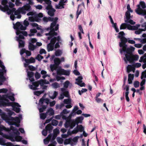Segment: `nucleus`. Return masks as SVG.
Instances as JSON below:
<instances>
[{
	"instance_id": "603ef678",
	"label": "nucleus",
	"mask_w": 146,
	"mask_h": 146,
	"mask_svg": "<svg viewBox=\"0 0 146 146\" xmlns=\"http://www.w3.org/2000/svg\"><path fill=\"white\" fill-rule=\"evenodd\" d=\"M20 13L23 14H25L26 13V11L22 7L19 9Z\"/></svg>"
},
{
	"instance_id": "864d4df0",
	"label": "nucleus",
	"mask_w": 146,
	"mask_h": 146,
	"mask_svg": "<svg viewBox=\"0 0 146 146\" xmlns=\"http://www.w3.org/2000/svg\"><path fill=\"white\" fill-rule=\"evenodd\" d=\"M27 75L29 78L33 77L34 75V73L32 72L29 71L27 72Z\"/></svg>"
},
{
	"instance_id": "4468645a",
	"label": "nucleus",
	"mask_w": 146,
	"mask_h": 146,
	"mask_svg": "<svg viewBox=\"0 0 146 146\" xmlns=\"http://www.w3.org/2000/svg\"><path fill=\"white\" fill-rule=\"evenodd\" d=\"M60 90L65 97H68L69 96V92L68 91L66 90L65 88H61L60 89Z\"/></svg>"
},
{
	"instance_id": "1a4fd4ad",
	"label": "nucleus",
	"mask_w": 146,
	"mask_h": 146,
	"mask_svg": "<svg viewBox=\"0 0 146 146\" xmlns=\"http://www.w3.org/2000/svg\"><path fill=\"white\" fill-rule=\"evenodd\" d=\"M59 25L57 24L56 25L55 27L54 28V27H51V30L52 36L53 37L54 36H56L57 35V33L56 32H55V31H57L58 29Z\"/></svg>"
},
{
	"instance_id": "774afa93",
	"label": "nucleus",
	"mask_w": 146,
	"mask_h": 146,
	"mask_svg": "<svg viewBox=\"0 0 146 146\" xmlns=\"http://www.w3.org/2000/svg\"><path fill=\"white\" fill-rule=\"evenodd\" d=\"M40 118L42 119H44L46 117V116L44 114V113H42L40 114Z\"/></svg>"
},
{
	"instance_id": "a211bd4d",
	"label": "nucleus",
	"mask_w": 146,
	"mask_h": 146,
	"mask_svg": "<svg viewBox=\"0 0 146 146\" xmlns=\"http://www.w3.org/2000/svg\"><path fill=\"white\" fill-rule=\"evenodd\" d=\"M58 19V18L57 17H56L54 18H53V21H52L53 22L51 23V27H56L57 25L56 23Z\"/></svg>"
},
{
	"instance_id": "bf43d9fd",
	"label": "nucleus",
	"mask_w": 146,
	"mask_h": 146,
	"mask_svg": "<svg viewBox=\"0 0 146 146\" xmlns=\"http://www.w3.org/2000/svg\"><path fill=\"white\" fill-rule=\"evenodd\" d=\"M22 139V137L20 136H19L17 137H16L15 138L16 141L17 142L20 141Z\"/></svg>"
},
{
	"instance_id": "052dcab7",
	"label": "nucleus",
	"mask_w": 146,
	"mask_h": 146,
	"mask_svg": "<svg viewBox=\"0 0 146 146\" xmlns=\"http://www.w3.org/2000/svg\"><path fill=\"white\" fill-rule=\"evenodd\" d=\"M19 35V36L17 37V41L18 40H21V39H24L25 38L24 37L23 35L21 34Z\"/></svg>"
},
{
	"instance_id": "2f4dec72",
	"label": "nucleus",
	"mask_w": 146,
	"mask_h": 146,
	"mask_svg": "<svg viewBox=\"0 0 146 146\" xmlns=\"http://www.w3.org/2000/svg\"><path fill=\"white\" fill-rule=\"evenodd\" d=\"M125 22L127 23H129L132 25H134L135 24V22L133 21L130 19L128 20H125Z\"/></svg>"
},
{
	"instance_id": "c756f323",
	"label": "nucleus",
	"mask_w": 146,
	"mask_h": 146,
	"mask_svg": "<svg viewBox=\"0 0 146 146\" xmlns=\"http://www.w3.org/2000/svg\"><path fill=\"white\" fill-rule=\"evenodd\" d=\"M76 128H77L78 131L82 132L84 130V128L82 125H77Z\"/></svg>"
},
{
	"instance_id": "393cba45",
	"label": "nucleus",
	"mask_w": 146,
	"mask_h": 146,
	"mask_svg": "<svg viewBox=\"0 0 146 146\" xmlns=\"http://www.w3.org/2000/svg\"><path fill=\"white\" fill-rule=\"evenodd\" d=\"M58 66L55 64H51L50 66V70L52 72L54 71V70H56Z\"/></svg>"
},
{
	"instance_id": "e433bc0d",
	"label": "nucleus",
	"mask_w": 146,
	"mask_h": 146,
	"mask_svg": "<svg viewBox=\"0 0 146 146\" xmlns=\"http://www.w3.org/2000/svg\"><path fill=\"white\" fill-rule=\"evenodd\" d=\"M127 23H122L120 25V29H124L127 28Z\"/></svg>"
},
{
	"instance_id": "a878e982",
	"label": "nucleus",
	"mask_w": 146,
	"mask_h": 146,
	"mask_svg": "<svg viewBox=\"0 0 146 146\" xmlns=\"http://www.w3.org/2000/svg\"><path fill=\"white\" fill-rule=\"evenodd\" d=\"M17 41L19 42V47L22 48L25 46V42L23 40H18Z\"/></svg>"
},
{
	"instance_id": "7ed1b4c3",
	"label": "nucleus",
	"mask_w": 146,
	"mask_h": 146,
	"mask_svg": "<svg viewBox=\"0 0 146 146\" xmlns=\"http://www.w3.org/2000/svg\"><path fill=\"white\" fill-rule=\"evenodd\" d=\"M11 130H12L13 131H17L16 128L13 126H11L10 128H6L3 125L0 126V135H2L3 133L2 132L3 131H10Z\"/></svg>"
},
{
	"instance_id": "6e6552de",
	"label": "nucleus",
	"mask_w": 146,
	"mask_h": 146,
	"mask_svg": "<svg viewBox=\"0 0 146 146\" xmlns=\"http://www.w3.org/2000/svg\"><path fill=\"white\" fill-rule=\"evenodd\" d=\"M135 48L132 46H130V48H128L125 50L126 54L131 56L132 55L133 52L134 51Z\"/></svg>"
},
{
	"instance_id": "6e6d98bb",
	"label": "nucleus",
	"mask_w": 146,
	"mask_h": 146,
	"mask_svg": "<svg viewBox=\"0 0 146 146\" xmlns=\"http://www.w3.org/2000/svg\"><path fill=\"white\" fill-rule=\"evenodd\" d=\"M44 58L43 56L38 54L37 55L36 58L39 61H40L41 59Z\"/></svg>"
},
{
	"instance_id": "c9c22d12",
	"label": "nucleus",
	"mask_w": 146,
	"mask_h": 146,
	"mask_svg": "<svg viewBox=\"0 0 146 146\" xmlns=\"http://www.w3.org/2000/svg\"><path fill=\"white\" fill-rule=\"evenodd\" d=\"M42 107L39 109V111L40 113L42 112L46 109L47 107V106L44 105H41Z\"/></svg>"
},
{
	"instance_id": "680f3d73",
	"label": "nucleus",
	"mask_w": 146,
	"mask_h": 146,
	"mask_svg": "<svg viewBox=\"0 0 146 146\" xmlns=\"http://www.w3.org/2000/svg\"><path fill=\"white\" fill-rule=\"evenodd\" d=\"M64 103L66 104H69L71 103V101L68 99H64Z\"/></svg>"
},
{
	"instance_id": "2eb2a0df",
	"label": "nucleus",
	"mask_w": 146,
	"mask_h": 146,
	"mask_svg": "<svg viewBox=\"0 0 146 146\" xmlns=\"http://www.w3.org/2000/svg\"><path fill=\"white\" fill-rule=\"evenodd\" d=\"M32 84L34 86H35V87H33V85H31L30 86V87L31 89H32L33 90H37V88L36 87H38L39 84L38 81L33 82Z\"/></svg>"
},
{
	"instance_id": "de8ad7c7",
	"label": "nucleus",
	"mask_w": 146,
	"mask_h": 146,
	"mask_svg": "<svg viewBox=\"0 0 146 146\" xmlns=\"http://www.w3.org/2000/svg\"><path fill=\"white\" fill-rule=\"evenodd\" d=\"M126 44V43H123L119 45L120 47H122L123 48L124 50H125L127 48H128V47H127V45Z\"/></svg>"
},
{
	"instance_id": "8fccbe9b",
	"label": "nucleus",
	"mask_w": 146,
	"mask_h": 146,
	"mask_svg": "<svg viewBox=\"0 0 146 146\" xmlns=\"http://www.w3.org/2000/svg\"><path fill=\"white\" fill-rule=\"evenodd\" d=\"M56 37H54L53 38H52L50 40V43H51L54 45L55 43L56 42Z\"/></svg>"
},
{
	"instance_id": "f03ea898",
	"label": "nucleus",
	"mask_w": 146,
	"mask_h": 146,
	"mask_svg": "<svg viewBox=\"0 0 146 146\" xmlns=\"http://www.w3.org/2000/svg\"><path fill=\"white\" fill-rule=\"evenodd\" d=\"M125 57L123 58V60L126 63L127 61H129L130 63L133 62L134 60H137L139 58V56L137 55H132L131 56L128 54H125Z\"/></svg>"
},
{
	"instance_id": "0e129e2a",
	"label": "nucleus",
	"mask_w": 146,
	"mask_h": 146,
	"mask_svg": "<svg viewBox=\"0 0 146 146\" xmlns=\"http://www.w3.org/2000/svg\"><path fill=\"white\" fill-rule=\"evenodd\" d=\"M28 67L29 70L31 71H34L35 70H36L35 67L32 65L29 66Z\"/></svg>"
},
{
	"instance_id": "4c0bfd02",
	"label": "nucleus",
	"mask_w": 146,
	"mask_h": 146,
	"mask_svg": "<svg viewBox=\"0 0 146 146\" xmlns=\"http://www.w3.org/2000/svg\"><path fill=\"white\" fill-rule=\"evenodd\" d=\"M52 86L54 88H57L60 87V84L56 82L52 83Z\"/></svg>"
},
{
	"instance_id": "49530a36",
	"label": "nucleus",
	"mask_w": 146,
	"mask_h": 146,
	"mask_svg": "<svg viewBox=\"0 0 146 146\" xmlns=\"http://www.w3.org/2000/svg\"><path fill=\"white\" fill-rule=\"evenodd\" d=\"M56 140L60 144H62L63 143V139L59 137H57Z\"/></svg>"
},
{
	"instance_id": "f8f14e48",
	"label": "nucleus",
	"mask_w": 146,
	"mask_h": 146,
	"mask_svg": "<svg viewBox=\"0 0 146 146\" xmlns=\"http://www.w3.org/2000/svg\"><path fill=\"white\" fill-rule=\"evenodd\" d=\"M139 10H135V12L138 15H146V10L142 9H140Z\"/></svg>"
},
{
	"instance_id": "ddd939ff",
	"label": "nucleus",
	"mask_w": 146,
	"mask_h": 146,
	"mask_svg": "<svg viewBox=\"0 0 146 146\" xmlns=\"http://www.w3.org/2000/svg\"><path fill=\"white\" fill-rule=\"evenodd\" d=\"M84 119V117L82 116L77 117L74 120L76 125H77L79 123H82V121Z\"/></svg>"
},
{
	"instance_id": "7c9ffc66",
	"label": "nucleus",
	"mask_w": 146,
	"mask_h": 146,
	"mask_svg": "<svg viewBox=\"0 0 146 146\" xmlns=\"http://www.w3.org/2000/svg\"><path fill=\"white\" fill-rule=\"evenodd\" d=\"M48 115L50 116L53 115L54 114V112L53 109L51 108H49L48 110Z\"/></svg>"
},
{
	"instance_id": "13d9d810",
	"label": "nucleus",
	"mask_w": 146,
	"mask_h": 146,
	"mask_svg": "<svg viewBox=\"0 0 146 146\" xmlns=\"http://www.w3.org/2000/svg\"><path fill=\"white\" fill-rule=\"evenodd\" d=\"M42 93V91H38L35 92L34 94L38 96Z\"/></svg>"
},
{
	"instance_id": "58836bf2",
	"label": "nucleus",
	"mask_w": 146,
	"mask_h": 146,
	"mask_svg": "<svg viewBox=\"0 0 146 146\" xmlns=\"http://www.w3.org/2000/svg\"><path fill=\"white\" fill-rule=\"evenodd\" d=\"M135 40H140V42L142 43H146V38H143L142 39H141L139 38H134Z\"/></svg>"
},
{
	"instance_id": "423d86ee",
	"label": "nucleus",
	"mask_w": 146,
	"mask_h": 146,
	"mask_svg": "<svg viewBox=\"0 0 146 146\" xmlns=\"http://www.w3.org/2000/svg\"><path fill=\"white\" fill-rule=\"evenodd\" d=\"M21 25V23L19 22H17L15 25H14V28L16 31V34L17 35L20 34V27Z\"/></svg>"
},
{
	"instance_id": "72a5a7b5",
	"label": "nucleus",
	"mask_w": 146,
	"mask_h": 146,
	"mask_svg": "<svg viewBox=\"0 0 146 146\" xmlns=\"http://www.w3.org/2000/svg\"><path fill=\"white\" fill-rule=\"evenodd\" d=\"M26 11H30L31 7L29 4H27L23 7Z\"/></svg>"
},
{
	"instance_id": "f257e3e1",
	"label": "nucleus",
	"mask_w": 146,
	"mask_h": 146,
	"mask_svg": "<svg viewBox=\"0 0 146 146\" xmlns=\"http://www.w3.org/2000/svg\"><path fill=\"white\" fill-rule=\"evenodd\" d=\"M1 116L3 119L7 122H9L10 121H14L18 123H20V119L19 117H15L10 116L8 117L7 115L4 113L2 114Z\"/></svg>"
},
{
	"instance_id": "4d7b16f0",
	"label": "nucleus",
	"mask_w": 146,
	"mask_h": 146,
	"mask_svg": "<svg viewBox=\"0 0 146 146\" xmlns=\"http://www.w3.org/2000/svg\"><path fill=\"white\" fill-rule=\"evenodd\" d=\"M62 116V118H64V117H65V116L64 115H63L60 114V115H56L55 117V119H60Z\"/></svg>"
},
{
	"instance_id": "c03bdc74",
	"label": "nucleus",
	"mask_w": 146,
	"mask_h": 146,
	"mask_svg": "<svg viewBox=\"0 0 146 146\" xmlns=\"http://www.w3.org/2000/svg\"><path fill=\"white\" fill-rule=\"evenodd\" d=\"M58 94V93L57 92L55 91L54 92L53 96H50V98L52 99H54L57 96Z\"/></svg>"
},
{
	"instance_id": "37998d69",
	"label": "nucleus",
	"mask_w": 146,
	"mask_h": 146,
	"mask_svg": "<svg viewBox=\"0 0 146 146\" xmlns=\"http://www.w3.org/2000/svg\"><path fill=\"white\" fill-rule=\"evenodd\" d=\"M12 107L13 110L16 113H19L20 112V108L14 107Z\"/></svg>"
},
{
	"instance_id": "20e7f679",
	"label": "nucleus",
	"mask_w": 146,
	"mask_h": 146,
	"mask_svg": "<svg viewBox=\"0 0 146 146\" xmlns=\"http://www.w3.org/2000/svg\"><path fill=\"white\" fill-rule=\"evenodd\" d=\"M57 74L58 75H64L68 76L70 75V71L61 68L57 70Z\"/></svg>"
},
{
	"instance_id": "6ab92c4d",
	"label": "nucleus",
	"mask_w": 146,
	"mask_h": 146,
	"mask_svg": "<svg viewBox=\"0 0 146 146\" xmlns=\"http://www.w3.org/2000/svg\"><path fill=\"white\" fill-rule=\"evenodd\" d=\"M54 45L49 43L47 45V48L48 51H52L53 50Z\"/></svg>"
},
{
	"instance_id": "f704fd0d",
	"label": "nucleus",
	"mask_w": 146,
	"mask_h": 146,
	"mask_svg": "<svg viewBox=\"0 0 146 146\" xmlns=\"http://www.w3.org/2000/svg\"><path fill=\"white\" fill-rule=\"evenodd\" d=\"M71 121V119L69 120L66 121V122L64 126L66 128H68L69 127H70V122Z\"/></svg>"
},
{
	"instance_id": "4be33fe9",
	"label": "nucleus",
	"mask_w": 146,
	"mask_h": 146,
	"mask_svg": "<svg viewBox=\"0 0 146 146\" xmlns=\"http://www.w3.org/2000/svg\"><path fill=\"white\" fill-rule=\"evenodd\" d=\"M56 10L54 9H52L50 10H49L48 12V14L51 17L53 16L54 15V12Z\"/></svg>"
},
{
	"instance_id": "5701e85b",
	"label": "nucleus",
	"mask_w": 146,
	"mask_h": 146,
	"mask_svg": "<svg viewBox=\"0 0 146 146\" xmlns=\"http://www.w3.org/2000/svg\"><path fill=\"white\" fill-rule=\"evenodd\" d=\"M54 64L58 66L61 62L60 59L58 58H55L54 59Z\"/></svg>"
},
{
	"instance_id": "69168bd1",
	"label": "nucleus",
	"mask_w": 146,
	"mask_h": 146,
	"mask_svg": "<svg viewBox=\"0 0 146 146\" xmlns=\"http://www.w3.org/2000/svg\"><path fill=\"white\" fill-rule=\"evenodd\" d=\"M8 115H7L8 117L10 116L12 117L11 116L13 115H15V113L13 111H10L8 113Z\"/></svg>"
},
{
	"instance_id": "412c9836",
	"label": "nucleus",
	"mask_w": 146,
	"mask_h": 146,
	"mask_svg": "<svg viewBox=\"0 0 146 146\" xmlns=\"http://www.w3.org/2000/svg\"><path fill=\"white\" fill-rule=\"evenodd\" d=\"M30 31L31 33L29 35V36H31L34 35V34L37 32V30L35 29H31L30 30Z\"/></svg>"
},
{
	"instance_id": "bb28decb",
	"label": "nucleus",
	"mask_w": 146,
	"mask_h": 146,
	"mask_svg": "<svg viewBox=\"0 0 146 146\" xmlns=\"http://www.w3.org/2000/svg\"><path fill=\"white\" fill-rule=\"evenodd\" d=\"M129 66L130 67V70H129V67H127V72L128 73H129L130 72L132 71L133 72H135V67H133L131 65H129Z\"/></svg>"
},
{
	"instance_id": "09e8293b",
	"label": "nucleus",
	"mask_w": 146,
	"mask_h": 146,
	"mask_svg": "<svg viewBox=\"0 0 146 146\" xmlns=\"http://www.w3.org/2000/svg\"><path fill=\"white\" fill-rule=\"evenodd\" d=\"M58 124V121L56 120L53 119L52 120V124L54 126H56Z\"/></svg>"
},
{
	"instance_id": "a18cd8bd",
	"label": "nucleus",
	"mask_w": 146,
	"mask_h": 146,
	"mask_svg": "<svg viewBox=\"0 0 146 146\" xmlns=\"http://www.w3.org/2000/svg\"><path fill=\"white\" fill-rule=\"evenodd\" d=\"M69 84L70 82L68 81H66L64 84V88H68Z\"/></svg>"
},
{
	"instance_id": "f3484780",
	"label": "nucleus",
	"mask_w": 146,
	"mask_h": 146,
	"mask_svg": "<svg viewBox=\"0 0 146 146\" xmlns=\"http://www.w3.org/2000/svg\"><path fill=\"white\" fill-rule=\"evenodd\" d=\"M25 61L26 63L28 64L34 63L35 62V59L33 57H31L29 59H25Z\"/></svg>"
},
{
	"instance_id": "9b49d317",
	"label": "nucleus",
	"mask_w": 146,
	"mask_h": 146,
	"mask_svg": "<svg viewBox=\"0 0 146 146\" xmlns=\"http://www.w3.org/2000/svg\"><path fill=\"white\" fill-rule=\"evenodd\" d=\"M13 102H6L3 101H0V106H12V107Z\"/></svg>"
},
{
	"instance_id": "79ce46f5",
	"label": "nucleus",
	"mask_w": 146,
	"mask_h": 146,
	"mask_svg": "<svg viewBox=\"0 0 146 146\" xmlns=\"http://www.w3.org/2000/svg\"><path fill=\"white\" fill-rule=\"evenodd\" d=\"M144 78H146V69L142 72L141 77V79H143Z\"/></svg>"
},
{
	"instance_id": "473e14b6",
	"label": "nucleus",
	"mask_w": 146,
	"mask_h": 146,
	"mask_svg": "<svg viewBox=\"0 0 146 146\" xmlns=\"http://www.w3.org/2000/svg\"><path fill=\"white\" fill-rule=\"evenodd\" d=\"M130 12L129 11H127L126 12L125 14L126 20H128L130 19L131 14L130 13Z\"/></svg>"
},
{
	"instance_id": "b1692460",
	"label": "nucleus",
	"mask_w": 146,
	"mask_h": 146,
	"mask_svg": "<svg viewBox=\"0 0 146 146\" xmlns=\"http://www.w3.org/2000/svg\"><path fill=\"white\" fill-rule=\"evenodd\" d=\"M121 42L119 43V44L120 45L123 43H126L128 41L127 38L125 37H122V38H120Z\"/></svg>"
},
{
	"instance_id": "cd10ccee",
	"label": "nucleus",
	"mask_w": 146,
	"mask_h": 146,
	"mask_svg": "<svg viewBox=\"0 0 146 146\" xmlns=\"http://www.w3.org/2000/svg\"><path fill=\"white\" fill-rule=\"evenodd\" d=\"M36 46L34 45L31 43H29V50L33 51L36 48Z\"/></svg>"
},
{
	"instance_id": "c85d7f7f",
	"label": "nucleus",
	"mask_w": 146,
	"mask_h": 146,
	"mask_svg": "<svg viewBox=\"0 0 146 146\" xmlns=\"http://www.w3.org/2000/svg\"><path fill=\"white\" fill-rule=\"evenodd\" d=\"M76 124L74 119H71V121L70 122V128L71 129L73 128L75 126Z\"/></svg>"
},
{
	"instance_id": "a19ab883",
	"label": "nucleus",
	"mask_w": 146,
	"mask_h": 146,
	"mask_svg": "<svg viewBox=\"0 0 146 146\" xmlns=\"http://www.w3.org/2000/svg\"><path fill=\"white\" fill-rule=\"evenodd\" d=\"M119 35L117 36L118 38H122V37H124V36L125 33L123 31H121L118 33Z\"/></svg>"
},
{
	"instance_id": "ea45409f",
	"label": "nucleus",
	"mask_w": 146,
	"mask_h": 146,
	"mask_svg": "<svg viewBox=\"0 0 146 146\" xmlns=\"http://www.w3.org/2000/svg\"><path fill=\"white\" fill-rule=\"evenodd\" d=\"M72 138H70L68 139H66L64 142V144H69L72 141Z\"/></svg>"
},
{
	"instance_id": "aec40b11",
	"label": "nucleus",
	"mask_w": 146,
	"mask_h": 146,
	"mask_svg": "<svg viewBox=\"0 0 146 146\" xmlns=\"http://www.w3.org/2000/svg\"><path fill=\"white\" fill-rule=\"evenodd\" d=\"M53 127L50 124H48L45 127V129L48 131L49 132H51L53 129Z\"/></svg>"
},
{
	"instance_id": "39448f33",
	"label": "nucleus",
	"mask_w": 146,
	"mask_h": 146,
	"mask_svg": "<svg viewBox=\"0 0 146 146\" xmlns=\"http://www.w3.org/2000/svg\"><path fill=\"white\" fill-rule=\"evenodd\" d=\"M137 8L135 10H139L140 9H145L146 8V5L145 2L144 1H140L139 4L137 5Z\"/></svg>"
},
{
	"instance_id": "e2e57ef3",
	"label": "nucleus",
	"mask_w": 146,
	"mask_h": 146,
	"mask_svg": "<svg viewBox=\"0 0 146 146\" xmlns=\"http://www.w3.org/2000/svg\"><path fill=\"white\" fill-rule=\"evenodd\" d=\"M60 6L58 7V9H61L64 8V4L63 2L60 1L59 3Z\"/></svg>"
},
{
	"instance_id": "3c124183",
	"label": "nucleus",
	"mask_w": 146,
	"mask_h": 146,
	"mask_svg": "<svg viewBox=\"0 0 146 146\" xmlns=\"http://www.w3.org/2000/svg\"><path fill=\"white\" fill-rule=\"evenodd\" d=\"M134 87L135 88L138 87L139 86V82L138 81H135L134 83Z\"/></svg>"
},
{
	"instance_id": "dca6fc26",
	"label": "nucleus",
	"mask_w": 146,
	"mask_h": 146,
	"mask_svg": "<svg viewBox=\"0 0 146 146\" xmlns=\"http://www.w3.org/2000/svg\"><path fill=\"white\" fill-rule=\"evenodd\" d=\"M134 75L133 74H129L128 75V81L129 84H130L132 83V80L133 79Z\"/></svg>"
},
{
	"instance_id": "0eeeda50",
	"label": "nucleus",
	"mask_w": 146,
	"mask_h": 146,
	"mask_svg": "<svg viewBox=\"0 0 146 146\" xmlns=\"http://www.w3.org/2000/svg\"><path fill=\"white\" fill-rule=\"evenodd\" d=\"M127 28L129 30H136L138 29V28L140 27V25H136L135 26H131L129 24H127Z\"/></svg>"
},
{
	"instance_id": "5fc2aeb1",
	"label": "nucleus",
	"mask_w": 146,
	"mask_h": 146,
	"mask_svg": "<svg viewBox=\"0 0 146 146\" xmlns=\"http://www.w3.org/2000/svg\"><path fill=\"white\" fill-rule=\"evenodd\" d=\"M78 109V107L77 106H75L72 110V112H71L70 115H73L74 113Z\"/></svg>"
},
{
	"instance_id": "338daca9",
	"label": "nucleus",
	"mask_w": 146,
	"mask_h": 146,
	"mask_svg": "<svg viewBox=\"0 0 146 146\" xmlns=\"http://www.w3.org/2000/svg\"><path fill=\"white\" fill-rule=\"evenodd\" d=\"M35 77L36 79H38L40 77V75L39 73L36 72L35 74Z\"/></svg>"
},
{
	"instance_id": "9d476101",
	"label": "nucleus",
	"mask_w": 146,
	"mask_h": 146,
	"mask_svg": "<svg viewBox=\"0 0 146 146\" xmlns=\"http://www.w3.org/2000/svg\"><path fill=\"white\" fill-rule=\"evenodd\" d=\"M124 90H126V92L125 93V97L126 101L127 102H129L130 101L129 98L128 97V95L129 94V86L128 85H126L125 88H124Z\"/></svg>"
}]
</instances>
